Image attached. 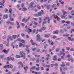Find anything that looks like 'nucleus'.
<instances>
[{
    "label": "nucleus",
    "instance_id": "nucleus-1",
    "mask_svg": "<svg viewBox=\"0 0 74 74\" xmlns=\"http://www.w3.org/2000/svg\"><path fill=\"white\" fill-rule=\"evenodd\" d=\"M12 9H9V12L11 14H10V18L11 21H14V19L12 18V16H15V14H12Z\"/></svg>",
    "mask_w": 74,
    "mask_h": 74
},
{
    "label": "nucleus",
    "instance_id": "nucleus-2",
    "mask_svg": "<svg viewBox=\"0 0 74 74\" xmlns=\"http://www.w3.org/2000/svg\"><path fill=\"white\" fill-rule=\"evenodd\" d=\"M44 11L42 10L40 12H39L38 13V15L37 14H34V16H41L44 14Z\"/></svg>",
    "mask_w": 74,
    "mask_h": 74
},
{
    "label": "nucleus",
    "instance_id": "nucleus-3",
    "mask_svg": "<svg viewBox=\"0 0 74 74\" xmlns=\"http://www.w3.org/2000/svg\"><path fill=\"white\" fill-rule=\"evenodd\" d=\"M20 55L21 56L22 58H23L24 59H25V54L23 53V52L21 51L20 53Z\"/></svg>",
    "mask_w": 74,
    "mask_h": 74
},
{
    "label": "nucleus",
    "instance_id": "nucleus-4",
    "mask_svg": "<svg viewBox=\"0 0 74 74\" xmlns=\"http://www.w3.org/2000/svg\"><path fill=\"white\" fill-rule=\"evenodd\" d=\"M13 67V66L12 64H10L9 65H5L3 68L4 69H7V68H12Z\"/></svg>",
    "mask_w": 74,
    "mask_h": 74
},
{
    "label": "nucleus",
    "instance_id": "nucleus-5",
    "mask_svg": "<svg viewBox=\"0 0 74 74\" xmlns=\"http://www.w3.org/2000/svg\"><path fill=\"white\" fill-rule=\"evenodd\" d=\"M37 41L40 42V40H41V39H40V35L38 34L37 36Z\"/></svg>",
    "mask_w": 74,
    "mask_h": 74
},
{
    "label": "nucleus",
    "instance_id": "nucleus-6",
    "mask_svg": "<svg viewBox=\"0 0 74 74\" xmlns=\"http://www.w3.org/2000/svg\"><path fill=\"white\" fill-rule=\"evenodd\" d=\"M47 19L48 20V23H50V19L48 17H47L44 18V21H45Z\"/></svg>",
    "mask_w": 74,
    "mask_h": 74
},
{
    "label": "nucleus",
    "instance_id": "nucleus-7",
    "mask_svg": "<svg viewBox=\"0 0 74 74\" xmlns=\"http://www.w3.org/2000/svg\"><path fill=\"white\" fill-rule=\"evenodd\" d=\"M60 54H59L58 56H60L61 55H62V56H64L65 55V53L62 51H60Z\"/></svg>",
    "mask_w": 74,
    "mask_h": 74
},
{
    "label": "nucleus",
    "instance_id": "nucleus-8",
    "mask_svg": "<svg viewBox=\"0 0 74 74\" xmlns=\"http://www.w3.org/2000/svg\"><path fill=\"white\" fill-rule=\"evenodd\" d=\"M20 41V42H21L22 43H25V41L24 40H21L19 39H18L17 40V41Z\"/></svg>",
    "mask_w": 74,
    "mask_h": 74
},
{
    "label": "nucleus",
    "instance_id": "nucleus-9",
    "mask_svg": "<svg viewBox=\"0 0 74 74\" xmlns=\"http://www.w3.org/2000/svg\"><path fill=\"white\" fill-rule=\"evenodd\" d=\"M48 42H49L50 44H51V45H53V43L52 40L50 41V40L49 39H48Z\"/></svg>",
    "mask_w": 74,
    "mask_h": 74
},
{
    "label": "nucleus",
    "instance_id": "nucleus-10",
    "mask_svg": "<svg viewBox=\"0 0 74 74\" xmlns=\"http://www.w3.org/2000/svg\"><path fill=\"white\" fill-rule=\"evenodd\" d=\"M7 59L8 60H13V61H14V58H11V57H8Z\"/></svg>",
    "mask_w": 74,
    "mask_h": 74
},
{
    "label": "nucleus",
    "instance_id": "nucleus-11",
    "mask_svg": "<svg viewBox=\"0 0 74 74\" xmlns=\"http://www.w3.org/2000/svg\"><path fill=\"white\" fill-rule=\"evenodd\" d=\"M34 4V3L33 2H32L29 5V7H31V8H32L33 7V5Z\"/></svg>",
    "mask_w": 74,
    "mask_h": 74
},
{
    "label": "nucleus",
    "instance_id": "nucleus-12",
    "mask_svg": "<svg viewBox=\"0 0 74 74\" xmlns=\"http://www.w3.org/2000/svg\"><path fill=\"white\" fill-rule=\"evenodd\" d=\"M18 64H20L21 67H23V64L22 62H19L18 63Z\"/></svg>",
    "mask_w": 74,
    "mask_h": 74
},
{
    "label": "nucleus",
    "instance_id": "nucleus-13",
    "mask_svg": "<svg viewBox=\"0 0 74 74\" xmlns=\"http://www.w3.org/2000/svg\"><path fill=\"white\" fill-rule=\"evenodd\" d=\"M12 37L13 39H15L17 37V36L15 35H13L12 36Z\"/></svg>",
    "mask_w": 74,
    "mask_h": 74
},
{
    "label": "nucleus",
    "instance_id": "nucleus-14",
    "mask_svg": "<svg viewBox=\"0 0 74 74\" xmlns=\"http://www.w3.org/2000/svg\"><path fill=\"white\" fill-rule=\"evenodd\" d=\"M28 69V67L27 66H25V67H24V69L25 71V73H27V69Z\"/></svg>",
    "mask_w": 74,
    "mask_h": 74
},
{
    "label": "nucleus",
    "instance_id": "nucleus-15",
    "mask_svg": "<svg viewBox=\"0 0 74 74\" xmlns=\"http://www.w3.org/2000/svg\"><path fill=\"white\" fill-rule=\"evenodd\" d=\"M50 36V34H48V35L47 34H45V37H46V38H48Z\"/></svg>",
    "mask_w": 74,
    "mask_h": 74
},
{
    "label": "nucleus",
    "instance_id": "nucleus-16",
    "mask_svg": "<svg viewBox=\"0 0 74 74\" xmlns=\"http://www.w3.org/2000/svg\"><path fill=\"white\" fill-rule=\"evenodd\" d=\"M58 33H59V31L58 30H57L53 32V34H58Z\"/></svg>",
    "mask_w": 74,
    "mask_h": 74
},
{
    "label": "nucleus",
    "instance_id": "nucleus-17",
    "mask_svg": "<svg viewBox=\"0 0 74 74\" xmlns=\"http://www.w3.org/2000/svg\"><path fill=\"white\" fill-rule=\"evenodd\" d=\"M68 39L69 40H71V41H74V38H71V37H69Z\"/></svg>",
    "mask_w": 74,
    "mask_h": 74
},
{
    "label": "nucleus",
    "instance_id": "nucleus-18",
    "mask_svg": "<svg viewBox=\"0 0 74 74\" xmlns=\"http://www.w3.org/2000/svg\"><path fill=\"white\" fill-rule=\"evenodd\" d=\"M12 38H11V36H9V38L7 39L8 41L9 40H12Z\"/></svg>",
    "mask_w": 74,
    "mask_h": 74
},
{
    "label": "nucleus",
    "instance_id": "nucleus-19",
    "mask_svg": "<svg viewBox=\"0 0 74 74\" xmlns=\"http://www.w3.org/2000/svg\"><path fill=\"white\" fill-rule=\"evenodd\" d=\"M62 12L63 14V15H65V14H67V12L64 11V10H62Z\"/></svg>",
    "mask_w": 74,
    "mask_h": 74
},
{
    "label": "nucleus",
    "instance_id": "nucleus-20",
    "mask_svg": "<svg viewBox=\"0 0 74 74\" xmlns=\"http://www.w3.org/2000/svg\"><path fill=\"white\" fill-rule=\"evenodd\" d=\"M3 52H4L5 53L7 54L8 52V50H6L5 49L3 50Z\"/></svg>",
    "mask_w": 74,
    "mask_h": 74
},
{
    "label": "nucleus",
    "instance_id": "nucleus-21",
    "mask_svg": "<svg viewBox=\"0 0 74 74\" xmlns=\"http://www.w3.org/2000/svg\"><path fill=\"white\" fill-rule=\"evenodd\" d=\"M0 5H3V6H0V8H3V6L4 5V3H2L1 2H0Z\"/></svg>",
    "mask_w": 74,
    "mask_h": 74
},
{
    "label": "nucleus",
    "instance_id": "nucleus-22",
    "mask_svg": "<svg viewBox=\"0 0 74 74\" xmlns=\"http://www.w3.org/2000/svg\"><path fill=\"white\" fill-rule=\"evenodd\" d=\"M66 16H67V15H65V16L62 15L61 17L62 18H65V19H67V18L66 17Z\"/></svg>",
    "mask_w": 74,
    "mask_h": 74
},
{
    "label": "nucleus",
    "instance_id": "nucleus-23",
    "mask_svg": "<svg viewBox=\"0 0 74 74\" xmlns=\"http://www.w3.org/2000/svg\"><path fill=\"white\" fill-rule=\"evenodd\" d=\"M7 23L8 24V23H10V24H11L12 25H14V23H11L10 21L7 22Z\"/></svg>",
    "mask_w": 74,
    "mask_h": 74
},
{
    "label": "nucleus",
    "instance_id": "nucleus-24",
    "mask_svg": "<svg viewBox=\"0 0 74 74\" xmlns=\"http://www.w3.org/2000/svg\"><path fill=\"white\" fill-rule=\"evenodd\" d=\"M8 18V15H4V16H3L4 19H6Z\"/></svg>",
    "mask_w": 74,
    "mask_h": 74
},
{
    "label": "nucleus",
    "instance_id": "nucleus-25",
    "mask_svg": "<svg viewBox=\"0 0 74 74\" xmlns=\"http://www.w3.org/2000/svg\"><path fill=\"white\" fill-rule=\"evenodd\" d=\"M22 46L23 47H26V48H29V46L26 45H23Z\"/></svg>",
    "mask_w": 74,
    "mask_h": 74
},
{
    "label": "nucleus",
    "instance_id": "nucleus-26",
    "mask_svg": "<svg viewBox=\"0 0 74 74\" xmlns=\"http://www.w3.org/2000/svg\"><path fill=\"white\" fill-rule=\"evenodd\" d=\"M36 69V66H34L31 68V71H32V70H34Z\"/></svg>",
    "mask_w": 74,
    "mask_h": 74
},
{
    "label": "nucleus",
    "instance_id": "nucleus-27",
    "mask_svg": "<svg viewBox=\"0 0 74 74\" xmlns=\"http://www.w3.org/2000/svg\"><path fill=\"white\" fill-rule=\"evenodd\" d=\"M16 23H17V25H18L17 26V29H19V27H20V26L19 25V23L18 22V21H16Z\"/></svg>",
    "mask_w": 74,
    "mask_h": 74
},
{
    "label": "nucleus",
    "instance_id": "nucleus-28",
    "mask_svg": "<svg viewBox=\"0 0 74 74\" xmlns=\"http://www.w3.org/2000/svg\"><path fill=\"white\" fill-rule=\"evenodd\" d=\"M57 58V57L56 56H54V58H53V60H56V58Z\"/></svg>",
    "mask_w": 74,
    "mask_h": 74
},
{
    "label": "nucleus",
    "instance_id": "nucleus-29",
    "mask_svg": "<svg viewBox=\"0 0 74 74\" xmlns=\"http://www.w3.org/2000/svg\"><path fill=\"white\" fill-rule=\"evenodd\" d=\"M71 14L72 15H74V11L72 10L71 12Z\"/></svg>",
    "mask_w": 74,
    "mask_h": 74
},
{
    "label": "nucleus",
    "instance_id": "nucleus-30",
    "mask_svg": "<svg viewBox=\"0 0 74 74\" xmlns=\"http://www.w3.org/2000/svg\"><path fill=\"white\" fill-rule=\"evenodd\" d=\"M29 20L27 19V20H25L24 19V18L22 20V22H26L27 21H28V20Z\"/></svg>",
    "mask_w": 74,
    "mask_h": 74
},
{
    "label": "nucleus",
    "instance_id": "nucleus-31",
    "mask_svg": "<svg viewBox=\"0 0 74 74\" xmlns=\"http://www.w3.org/2000/svg\"><path fill=\"white\" fill-rule=\"evenodd\" d=\"M32 45H36V46H37H37H38V45H37V44H36L35 43H32Z\"/></svg>",
    "mask_w": 74,
    "mask_h": 74
},
{
    "label": "nucleus",
    "instance_id": "nucleus-32",
    "mask_svg": "<svg viewBox=\"0 0 74 74\" xmlns=\"http://www.w3.org/2000/svg\"><path fill=\"white\" fill-rule=\"evenodd\" d=\"M16 58H21V56H20L19 55H16Z\"/></svg>",
    "mask_w": 74,
    "mask_h": 74
},
{
    "label": "nucleus",
    "instance_id": "nucleus-33",
    "mask_svg": "<svg viewBox=\"0 0 74 74\" xmlns=\"http://www.w3.org/2000/svg\"><path fill=\"white\" fill-rule=\"evenodd\" d=\"M28 30L29 31H28V33H29V32H32V29H31L30 28H28Z\"/></svg>",
    "mask_w": 74,
    "mask_h": 74
},
{
    "label": "nucleus",
    "instance_id": "nucleus-34",
    "mask_svg": "<svg viewBox=\"0 0 74 74\" xmlns=\"http://www.w3.org/2000/svg\"><path fill=\"white\" fill-rule=\"evenodd\" d=\"M23 45V44H22V43H20V44L19 45V47H22Z\"/></svg>",
    "mask_w": 74,
    "mask_h": 74
},
{
    "label": "nucleus",
    "instance_id": "nucleus-35",
    "mask_svg": "<svg viewBox=\"0 0 74 74\" xmlns=\"http://www.w3.org/2000/svg\"><path fill=\"white\" fill-rule=\"evenodd\" d=\"M39 19L40 21H39V23H41V20H42V19H41V17H39Z\"/></svg>",
    "mask_w": 74,
    "mask_h": 74
},
{
    "label": "nucleus",
    "instance_id": "nucleus-36",
    "mask_svg": "<svg viewBox=\"0 0 74 74\" xmlns=\"http://www.w3.org/2000/svg\"><path fill=\"white\" fill-rule=\"evenodd\" d=\"M56 16L57 18V21H60V18L59 17H57V16Z\"/></svg>",
    "mask_w": 74,
    "mask_h": 74
},
{
    "label": "nucleus",
    "instance_id": "nucleus-37",
    "mask_svg": "<svg viewBox=\"0 0 74 74\" xmlns=\"http://www.w3.org/2000/svg\"><path fill=\"white\" fill-rule=\"evenodd\" d=\"M27 10V9L25 8H24L23 9L22 11H26Z\"/></svg>",
    "mask_w": 74,
    "mask_h": 74
},
{
    "label": "nucleus",
    "instance_id": "nucleus-38",
    "mask_svg": "<svg viewBox=\"0 0 74 74\" xmlns=\"http://www.w3.org/2000/svg\"><path fill=\"white\" fill-rule=\"evenodd\" d=\"M37 49V48H32V51H35V50H36Z\"/></svg>",
    "mask_w": 74,
    "mask_h": 74
},
{
    "label": "nucleus",
    "instance_id": "nucleus-39",
    "mask_svg": "<svg viewBox=\"0 0 74 74\" xmlns=\"http://www.w3.org/2000/svg\"><path fill=\"white\" fill-rule=\"evenodd\" d=\"M7 37L6 36H3V39H5Z\"/></svg>",
    "mask_w": 74,
    "mask_h": 74
},
{
    "label": "nucleus",
    "instance_id": "nucleus-40",
    "mask_svg": "<svg viewBox=\"0 0 74 74\" xmlns=\"http://www.w3.org/2000/svg\"><path fill=\"white\" fill-rule=\"evenodd\" d=\"M46 23H47V21H45L43 22L42 23V26H43L44 24H46Z\"/></svg>",
    "mask_w": 74,
    "mask_h": 74
},
{
    "label": "nucleus",
    "instance_id": "nucleus-41",
    "mask_svg": "<svg viewBox=\"0 0 74 74\" xmlns=\"http://www.w3.org/2000/svg\"><path fill=\"white\" fill-rule=\"evenodd\" d=\"M55 6H56V4H54L52 6V7H53V8H55Z\"/></svg>",
    "mask_w": 74,
    "mask_h": 74
},
{
    "label": "nucleus",
    "instance_id": "nucleus-42",
    "mask_svg": "<svg viewBox=\"0 0 74 74\" xmlns=\"http://www.w3.org/2000/svg\"><path fill=\"white\" fill-rule=\"evenodd\" d=\"M26 49V51H27V53H29V52H30V51L29 50V49Z\"/></svg>",
    "mask_w": 74,
    "mask_h": 74
},
{
    "label": "nucleus",
    "instance_id": "nucleus-43",
    "mask_svg": "<svg viewBox=\"0 0 74 74\" xmlns=\"http://www.w3.org/2000/svg\"><path fill=\"white\" fill-rule=\"evenodd\" d=\"M47 9H49V5H47Z\"/></svg>",
    "mask_w": 74,
    "mask_h": 74
},
{
    "label": "nucleus",
    "instance_id": "nucleus-44",
    "mask_svg": "<svg viewBox=\"0 0 74 74\" xmlns=\"http://www.w3.org/2000/svg\"><path fill=\"white\" fill-rule=\"evenodd\" d=\"M70 49V47H67L66 48V49L67 50H69Z\"/></svg>",
    "mask_w": 74,
    "mask_h": 74
},
{
    "label": "nucleus",
    "instance_id": "nucleus-45",
    "mask_svg": "<svg viewBox=\"0 0 74 74\" xmlns=\"http://www.w3.org/2000/svg\"><path fill=\"white\" fill-rule=\"evenodd\" d=\"M68 60H69V61L71 60V62H73V59H68Z\"/></svg>",
    "mask_w": 74,
    "mask_h": 74
},
{
    "label": "nucleus",
    "instance_id": "nucleus-46",
    "mask_svg": "<svg viewBox=\"0 0 74 74\" xmlns=\"http://www.w3.org/2000/svg\"><path fill=\"white\" fill-rule=\"evenodd\" d=\"M64 36H65V37H67L68 36H69V34H64Z\"/></svg>",
    "mask_w": 74,
    "mask_h": 74
},
{
    "label": "nucleus",
    "instance_id": "nucleus-47",
    "mask_svg": "<svg viewBox=\"0 0 74 74\" xmlns=\"http://www.w3.org/2000/svg\"><path fill=\"white\" fill-rule=\"evenodd\" d=\"M67 58H70V55L69 54L67 55Z\"/></svg>",
    "mask_w": 74,
    "mask_h": 74
},
{
    "label": "nucleus",
    "instance_id": "nucleus-48",
    "mask_svg": "<svg viewBox=\"0 0 74 74\" xmlns=\"http://www.w3.org/2000/svg\"><path fill=\"white\" fill-rule=\"evenodd\" d=\"M3 56L1 55L0 56V59H3Z\"/></svg>",
    "mask_w": 74,
    "mask_h": 74
},
{
    "label": "nucleus",
    "instance_id": "nucleus-49",
    "mask_svg": "<svg viewBox=\"0 0 74 74\" xmlns=\"http://www.w3.org/2000/svg\"><path fill=\"white\" fill-rule=\"evenodd\" d=\"M21 7L23 8V7H24V4L23 3L21 4Z\"/></svg>",
    "mask_w": 74,
    "mask_h": 74
},
{
    "label": "nucleus",
    "instance_id": "nucleus-50",
    "mask_svg": "<svg viewBox=\"0 0 74 74\" xmlns=\"http://www.w3.org/2000/svg\"><path fill=\"white\" fill-rule=\"evenodd\" d=\"M21 36L22 37H24L25 36V34H23V33H21Z\"/></svg>",
    "mask_w": 74,
    "mask_h": 74
},
{
    "label": "nucleus",
    "instance_id": "nucleus-51",
    "mask_svg": "<svg viewBox=\"0 0 74 74\" xmlns=\"http://www.w3.org/2000/svg\"><path fill=\"white\" fill-rule=\"evenodd\" d=\"M67 26V24H65L63 25V26Z\"/></svg>",
    "mask_w": 74,
    "mask_h": 74
},
{
    "label": "nucleus",
    "instance_id": "nucleus-52",
    "mask_svg": "<svg viewBox=\"0 0 74 74\" xmlns=\"http://www.w3.org/2000/svg\"><path fill=\"white\" fill-rule=\"evenodd\" d=\"M66 23H67V24H70V21H69L66 22Z\"/></svg>",
    "mask_w": 74,
    "mask_h": 74
},
{
    "label": "nucleus",
    "instance_id": "nucleus-53",
    "mask_svg": "<svg viewBox=\"0 0 74 74\" xmlns=\"http://www.w3.org/2000/svg\"><path fill=\"white\" fill-rule=\"evenodd\" d=\"M35 57H37L38 58L39 57H40V55H39L38 56H37V55H35Z\"/></svg>",
    "mask_w": 74,
    "mask_h": 74
},
{
    "label": "nucleus",
    "instance_id": "nucleus-54",
    "mask_svg": "<svg viewBox=\"0 0 74 74\" xmlns=\"http://www.w3.org/2000/svg\"><path fill=\"white\" fill-rule=\"evenodd\" d=\"M15 47L16 48H18V45H16L15 46Z\"/></svg>",
    "mask_w": 74,
    "mask_h": 74
},
{
    "label": "nucleus",
    "instance_id": "nucleus-55",
    "mask_svg": "<svg viewBox=\"0 0 74 74\" xmlns=\"http://www.w3.org/2000/svg\"><path fill=\"white\" fill-rule=\"evenodd\" d=\"M59 49L57 48L56 50V52H58V51H59Z\"/></svg>",
    "mask_w": 74,
    "mask_h": 74
},
{
    "label": "nucleus",
    "instance_id": "nucleus-56",
    "mask_svg": "<svg viewBox=\"0 0 74 74\" xmlns=\"http://www.w3.org/2000/svg\"><path fill=\"white\" fill-rule=\"evenodd\" d=\"M46 28L45 27H42V30H45Z\"/></svg>",
    "mask_w": 74,
    "mask_h": 74
},
{
    "label": "nucleus",
    "instance_id": "nucleus-57",
    "mask_svg": "<svg viewBox=\"0 0 74 74\" xmlns=\"http://www.w3.org/2000/svg\"><path fill=\"white\" fill-rule=\"evenodd\" d=\"M38 62H39V59H38L36 60V63H38Z\"/></svg>",
    "mask_w": 74,
    "mask_h": 74
},
{
    "label": "nucleus",
    "instance_id": "nucleus-58",
    "mask_svg": "<svg viewBox=\"0 0 74 74\" xmlns=\"http://www.w3.org/2000/svg\"><path fill=\"white\" fill-rule=\"evenodd\" d=\"M11 46L12 47H13V48H14V44H12L11 45Z\"/></svg>",
    "mask_w": 74,
    "mask_h": 74
},
{
    "label": "nucleus",
    "instance_id": "nucleus-59",
    "mask_svg": "<svg viewBox=\"0 0 74 74\" xmlns=\"http://www.w3.org/2000/svg\"><path fill=\"white\" fill-rule=\"evenodd\" d=\"M39 69H40V68H39V67L36 68V70H37V71H38V70H39Z\"/></svg>",
    "mask_w": 74,
    "mask_h": 74
},
{
    "label": "nucleus",
    "instance_id": "nucleus-60",
    "mask_svg": "<svg viewBox=\"0 0 74 74\" xmlns=\"http://www.w3.org/2000/svg\"><path fill=\"white\" fill-rule=\"evenodd\" d=\"M5 12H8V10L7 9H5Z\"/></svg>",
    "mask_w": 74,
    "mask_h": 74
},
{
    "label": "nucleus",
    "instance_id": "nucleus-61",
    "mask_svg": "<svg viewBox=\"0 0 74 74\" xmlns=\"http://www.w3.org/2000/svg\"><path fill=\"white\" fill-rule=\"evenodd\" d=\"M34 24V25H37V22H35Z\"/></svg>",
    "mask_w": 74,
    "mask_h": 74
},
{
    "label": "nucleus",
    "instance_id": "nucleus-62",
    "mask_svg": "<svg viewBox=\"0 0 74 74\" xmlns=\"http://www.w3.org/2000/svg\"><path fill=\"white\" fill-rule=\"evenodd\" d=\"M60 32H61V33H63V31L62 29H61L60 30Z\"/></svg>",
    "mask_w": 74,
    "mask_h": 74
},
{
    "label": "nucleus",
    "instance_id": "nucleus-63",
    "mask_svg": "<svg viewBox=\"0 0 74 74\" xmlns=\"http://www.w3.org/2000/svg\"><path fill=\"white\" fill-rule=\"evenodd\" d=\"M56 37H56V36H53V38H56Z\"/></svg>",
    "mask_w": 74,
    "mask_h": 74
},
{
    "label": "nucleus",
    "instance_id": "nucleus-64",
    "mask_svg": "<svg viewBox=\"0 0 74 74\" xmlns=\"http://www.w3.org/2000/svg\"><path fill=\"white\" fill-rule=\"evenodd\" d=\"M69 18H72V16L69 15Z\"/></svg>",
    "mask_w": 74,
    "mask_h": 74
}]
</instances>
